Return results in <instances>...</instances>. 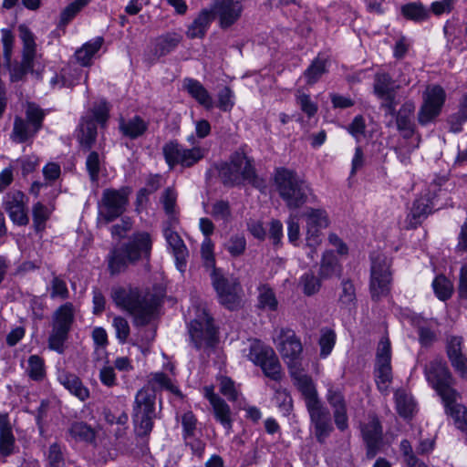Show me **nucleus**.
<instances>
[{
	"mask_svg": "<svg viewBox=\"0 0 467 467\" xmlns=\"http://www.w3.org/2000/svg\"><path fill=\"white\" fill-rule=\"evenodd\" d=\"M152 249V240L147 232L133 234L129 242L114 246L109 252L106 261L110 275H118L125 272L130 265L140 260L149 261Z\"/></svg>",
	"mask_w": 467,
	"mask_h": 467,
	"instance_id": "1",
	"label": "nucleus"
},
{
	"mask_svg": "<svg viewBox=\"0 0 467 467\" xmlns=\"http://www.w3.org/2000/svg\"><path fill=\"white\" fill-rule=\"evenodd\" d=\"M111 298L117 306L133 317L136 326H145L150 323L159 305L156 295L130 286L113 287Z\"/></svg>",
	"mask_w": 467,
	"mask_h": 467,
	"instance_id": "2",
	"label": "nucleus"
},
{
	"mask_svg": "<svg viewBox=\"0 0 467 467\" xmlns=\"http://www.w3.org/2000/svg\"><path fill=\"white\" fill-rule=\"evenodd\" d=\"M275 183L279 196L288 209H298L306 202L310 188L296 171L286 168L276 169Z\"/></svg>",
	"mask_w": 467,
	"mask_h": 467,
	"instance_id": "3",
	"label": "nucleus"
},
{
	"mask_svg": "<svg viewBox=\"0 0 467 467\" xmlns=\"http://www.w3.org/2000/svg\"><path fill=\"white\" fill-rule=\"evenodd\" d=\"M156 413V397L147 389H140L135 396L132 410L134 431L138 437H147L154 426Z\"/></svg>",
	"mask_w": 467,
	"mask_h": 467,
	"instance_id": "4",
	"label": "nucleus"
},
{
	"mask_svg": "<svg viewBox=\"0 0 467 467\" xmlns=\"http://www.w3.org/2000/svg\"><path fill=\"white\" fill-rule=\"evenodd\" d=\"M75 306L66 302L57 307L52 316V329L48 337V348L59 354L65 351V343L75 320Z\"/></svg>",
	"mask_w": 467,
	"mask_h": 467,
	"instance_id": "5",
	"label": "nucleus"
},
{
	"mask_svg": "<svg viewBox=\"0 0 467 467\" xmlns=\"http://www.w3.org/2000/svg\"><path fill=\"white\" fill-rule=\"evenodd\" d=\"M130 193L129 187L104 189L98 202L99 221L108 224L120 217L127 209Z\"/></svg>",
	"mask_w": 467,
	"mask_h": 467,
	"instance_id": "6",
	"label": "nucleus"
},
{
	"mask_svg": "<svg viewBox=\"0 0 467 467\" xmlns=\"http://www.w3.org/2000/svg\"><path fill=\"white\" fill-rule=\"evenodd\" d=\"M162 154L170 170L178 165L182 168H191L204 158L205 150L201 147L188 149L176 140H171L162 146Z\"/></svg>",
	"mask_w": 467,
	"mask_h": 467,
	"instance_id": "7",
	"label": "nucleus"
},
{
	"mask_svg": "<svg viewBox=\"0 0 467 467\" xmlns=\"http://www.w3.org/2000/svg\"><path fill=\"white\" fill-rule=\"evenodd\" d=\"M370 294L373 300L386 296L390 290L391 272L390 261L383 254L371 257Z\"/></svg>",
	"mask_w": 467,
	"mask_h": 467,
	"instance_id": "8",
	"label": "nucleus"
},
{
	"mask_svg": "<svg viewBox=\"0 0 467 467\" xmlns=\"http://www.w3.org/2000/svg\"><path fill=\"white\" fill-rule=\"evenodd\" d=\"M428 382L437 391L441 398H450L456 391L452 388L453 378L449 368L441 358H435L424 368Z\"/></svg>",
	"mask_w": 467,
	"mask_h": 467,
	"instance_id": "9",
	"label": "nucleus"
},
{
	"mask_svg": "<svg viewBox=\"0 0 467 467\" xmlns=\"http://www.w3.org/2000/svg\"><path fill=\"white\" fill-rule=\"evenodd\" d=\"M249 359L261 367L264 374L273 380L282 378L281 364L273 348L254 340L250 346Z\"/></svg>",
	"mask_w": 467,
	"mask_h": 467,
	"instance_id": "10",
	"label": "nucleus"
},
{
	"mask_svg": "<svg viewBox=\"0 0 467 467\" xmlns=\"http://www.w3.org/2000/svg\"><path fill=\"white\" fill-rule=\"evenodd\" d=\"M189 334L197 349L212 348L217 342V329L213 325V319L205 310L202 316L190 323Z\"/></svg>",
	"mask_w": 467,
	"mask_h": 467,
	"instance_id": "11",
	"label": "nucleus"
},
{
	"mask_svg": "<svg viewBox=\"0 0 467 467\" xmlns=\"http://www.w3.org/2000/svg\"><path fill=\"white\" fill-rule=\"evenodd\" d=\"M391 346L388 337H382L379 342L376 365H375V379L376 384L380 392H386L392 381V369H391Z\"/></svg>",
	"mask_w": 467,
	"mask_h": 467,
	"instance_id": "12",
	"label": "nucleus"
},
{
	"mask_svg": "<svg viewBox=\"0 0 467 467\" xmlns=\"http://www.w3.org/2000/svg\"><path fill=\"white\" fill-rule=\"evenodd\" d=\"M445 99V91L441 86H429L423 93V103L418 112L419 123L424 126L434 120L440 115Z\"/></svg>",
	"mask_w": 467,
	"mask_h": 467,
	"instance_id": "13",
	"label": "nucleus"
},
{
	"mask_svg": "<svg viewBox=\"0 0 467 467\" xmlns=\"http://www.w3.org/2000/svg\"><path fill=\"white\" fill-rule=\"evenodd\" d=\"M276 348L290 369L297 368L303 347L292 329H281L275 339Z\"/></svg>",
	"mask_w": 467,
	"mask_h": 467,
	"instance_id": "14",
	"label": "nucleus"
},
{
	"mask_svg": "<svg viewBox=\"0 0 467 467\" xmlns=\"http://www.w3.org/2000/svg\"><path fill=\"white\" fill-rule=\"evenodd\" d=\"M400 88L399 84L387 73H378L374 79V92L382 100L381 107L387 114L393 116L396 112L398 101L396 92Z\"/></svg>",
	"mask_w": 467,
	"mask_h": 467,
	"instance_id": "15",
	"label": "nucleus"
},
{
	"mask_svg": "<svg viewBox=\"0 0 467 467\" xmlns=\"http://www.w3.org/2000/svg\"><path fill=\"white\" fill-rule=\"evenodd\" d=\"M26 203L27 197L19 190H11L5 195L3 206L15 224L20 226L28 224Z\"/></svg>",
	"mask_w": 467,
	"mask_h": 467,
	"instance_id": "16",
	"label": "nucleus"
},
{
	"mask_svg": "<svg viewBox=\"0 0 467 467\" xmlns=\"http://www.w3.org/2000/svg\"><path fill=\"white\" fill-rule=\"evenodd\" d=\"M202 392L213 408L214 419L223 426L226 434H230L234 421L230 406L223 398L214 392V387L213 385L204 386Z\"/></svg>",
	"mask_w": 467,
	"mask_h": 467,
	"instance_id": "17",
	"label": "nucleus"
},
{
	"mask_svg": "<svg viewBox=\"0 0 467 467\" xmlns=\"http://www.w3.org/2000/svg\"><path fill=\"white\" fill-rule=\"evenodd\" d=\"M361 434L366 446V455L371 460L383 446V430L378 417H369L368 421L361 427Z\"/></svg>",
	"mask_w": 467,
	"mask_h": 467,
	"instance_id": "18",
	"label": "nucleus"
},
{
	"mask_svg": "<svg viewBox=\"0 0 467 467\" xmlns=\"http://www.w3.org/2000/svg\"><path fill=\"white\" fill-rule=\"evenodd\" d=\"M463 338L460 336H448L446 338V354L455 372L462 379H467V356L463 353Z\"/></svg>",
	"mask_w": 467,
	"mask_h": 467,
	"instance_id": "19",
	"label": "nucleus"
},
{
	"mask_svg": "<svg viewBox=\"0 0 467 467\" xmlns=\"http://www.w3.org/2000/svg\"><path fill=\"white\" fill-rule=\"evenodd\" d=\"M213 16H217L223 28L230 27L241 16L243 5L238 0H213Z\"/></svg>",
	"mask_w": 467,
	"mask_h": 467,
	"instance_id": "20",
	"label": "nucleus"
},
{
	"mask_svg": "<svg viewBox=\"0 0 467 467\" xmlns=\"http://www.w3.org/2000/svg\"><path fill=\"white\" fill-rule=\"evenodd\" d=\"M174 225L175 224L167 223L163 229V235L175 257L177 269L183 273L185 271L189 253L183 240L178 233L172 229Z\"/></svg>",
	"mask_w": 467,
	"mask_h": 467,
	"instance_id": "21",
	"label": "nucleus"
},
{
	"mask_svg": "<svg viewBox=\"0 0 467 467\" xmlns=\"http://www.w3.org/2000/svg\"><path fill=\"white\" fill-rule=\"evenodd\" d=\"M183 36L178 32H167L157 36L152 43L150 50L153 60L165 57L173 52L182 43Z\"/></svg>",
	"mask_w": 467,
	"mask_h": 467,
	"instance_id": "22",
	"label": "nucleus"
},
{
	"mask_svg": "<svg viewBox=\"0 0 467 467\" xmlns=\"http://www.w3.org/2000/svg\"><path fill=\"white\" fill-rule=\"evenodd\" d=\"M59 192L57 189H51L49 191V201L47 204H44L42 202H36L32 206V217H33V227L36 233H41L46 229L47 222L49 220L55 205L54 201Z\"/></svg>",
	"mask_w": 467,
	"mask_h": 467,
	"instance_id": "23",
	"label": "nucleus"
},
{
	"mask_svg": "<svg viewBox=\"0 0 467 467\" xmlns=\"http://www.w3.org/2000/svg\"><path fill=\"white\" fill-rule=\"evenodd\" d=\"M242 159L235 154V151L231 155L229 161L221 162L215 165L218 171V176L224 186L234 187L240 186V177L237 172V167L244 164Z\"/></svg>",
	"mask_w": 467,
	"mask_h": 467,
	"instance_id": "24",
	"label": "nucleus"
},
{
	"mask_svg": "<svg viewBox=\"0 0 467 467\" xmlns=\"http://www.w3.org/2000/svg\"><path fill=\"white\" fill-rule=\"evenodd\" d=\"M432 213L431 201L421 196L416 199L406 217V227L408 229H415Z\"/></svg>",
	"mask_w": 467,
	"mask_h": 467,
	"instance_id": "25",
	"label": "nucleus"
},
{
	"mask_svg": "<svg viewBox=\"0 0 467 467\" xmlns=\"http://www.w3.org/2000/svg\"><path fill=\"white\" fill-rule=\"evenodd\" d=\"M235 154H238L243 161L242 162H244V164H242L240 167L236 166L241 185L248 183L255 188L265 187V182L256 174L253 160H251L242 149L236 150Z\"/></svg>",
	"mask_w": 467,
	"mask_h": 467,
	"instance_id": "26",
	"label": "nucleus"
},
{
	"mask_svg": "<svg viewBox=\"0 0 467 467\" xmlns=\"http://www.w3.org/2000/svg\"><path fill=\"white\" fill-rule=\"evenodd\" d=\"M414 111V103L407 101L400 107L399 111H396L393 115L396 116L397 128L405 139H410L414 134L415 124L412 120Z\"/></svg>",
	"mask_w": 467,
	"mask_h": 467,
	"instance_id": "27",
	"label": "nucleus"
},
{
	"mask_svg": "<svg viewBox=\"0 0 467 467\" xmlns=\"http://www.w3.org/2000/svg\"><path fill=\"white\" fill-rule=\"evenodd\" d=\"M450 396L448 399L441 398L446 413L453 419L454 424L459 430L465 431L467 429V409L462 404L457 403V399L460 398L457 391L454 392V395Z\"/></svg>",
	"mask_w": 467,
	"mask_h": 467,
	"instance_id": "28",
	"label": "nucleus"
},
{
	"mask_svg": "<svg viewBox=\"0 0 467 467\" xmlns=\"http://www.w3.org/2000/svg\"><path fill=\"white\" fill-rule=\"evenodd\" d=\"M149 129V122L140 116L135 115L130 119L120 118L119 130L124 137L136 140L142 137Z\"/></svg>",
	"mask_w": 467,
	"mask_h": 467,
	"instance_id": "29",
	"label": "nucleus"
},
{
	"mask_svg": "<svg viewBox=\"0 0 467 467\" xmlns=\"http://www.w3.org/2000/svg\"><path fill=\"white\" fill-rule=\"evenodd\" d=\"M295 384L305 399L306 406L320 400L311 377L302 373L298 368L291 369Z\"/></svg>",
	"mask_w": 467,
	"mask_h": 467,
	"instance_id": "30",
	"label": "nucleus"
},
{
	"mask_svg": "<svg viewBox=\"0 0 467 467\" xmlns=\"http://www.w3.org/2000/svg\"><path fill=\"white\" fill-rule=\"evenodd\" d=\"M182 438L186 445L191 446L192 451H199L202 449L201 442L196 441L198 430V419L191 410L184 412L182 415Z\"/></svg>",
	"mask_w": 467,
	"mask_h": 467,
	"instance_id": "31",
	"label": "nucleus"
},
{
	"mask_svg": "<svg viewBox=\"0 0 467 467\" xmlns=\"http://www.w3.org/2000/svg\"><path fill=\"white\" fill-rule=\"evenodd\" d=\"M57 380L71 394L84 401L89 397V390L86 388L81 379L75 374L61 370L58 372Z\"/></svg>",
	"mask_w": 467,
	"mask_h": 467,
	"instance_id": "32",
	"label": "nucleus"
},
{
	"mask_svg": "<svg viewBox=\"0 0 467 467\" xmlns=\"http://www.w3.org/2000/svg\"><path fill=\"white\" fill-rule=\"evenodd\" d=\"M342 271L343 267L333 251H325L321 258L318 271L320 278L327 280L333 277H340Z\"/></svg>",
	"mask_w": 467,
	"mask_h": 467,
	"instance_id": "33",
	"label": "nucleus"
},
{
	"mask_svg": "<svg viewBox=\"0 0 467 467\" xmlns=\"http://www.w3.org/2000/svg\"><path fill=\"white\" fill-rule=\"evenodd\" d=\"M61 174L60 166L55 162H49L43 168L45 182H34L30 187L29 192L35 197H38L41 190H47Z\"/></svg>",
	"mask_w": 467,
	"mask_h": 467,
	"instance_id": "34",
	"label": "nucleus"
},
{
	"mask_svg": "<svg viewBox=\"0 0 467 467\" xmlns=\"http://www.w3.org/2000/svg\"><path fill=\"white\" fill-rule=\"evenodd\" d=\"M19 37L23 44L22 58L26 65L29 66L36 57V37L31 30L25 25L18 26Z\"/></svg>",
	"mask_w": 467,
	"mask_h": 467,
	"instance_id": "35",
	"label": "nucleus"
},
{
	"mask_svg": "<svg viewBox=\"0 0 467 467\" xmlns=\"http://www.w3.org/2000/svg\"><path fill=\"white\" fill-rule=\"evenodd\" d=\"M97 124L91 119H82L78 140L82 150H90L97 140Z\"/></svg>",
	"mask_w": 467,
	"mask_h": 467,
	"instance_id": "36",
	"label": "nucleus"
},
{
	"mask_svg": "<svg viewBox=\"0 0 467 467\" xmlns=\"http://www.w3.org/2000/svg\"><path fill=\"white\" fill-rule=\"evenodd\" d=\"M213 16L211 11L207 9L202 10L192 23L189 25L186 36L192 39L203 37L213 21Z\"/></svg>",
	"mask_w": 467,
	"mask_h": 467,
	"instance_id": "37",
	"label": "nucleus"
},
{
	"mask_svg": "<svg viewBox=\"0 0 467 467\" xmlns=\"http://www.w3.org/2000/svg\"><path fill=\"white\" fill-rule=\"evenodd\" d=\"M183 87L189 92V94L205 109H211L214 107V103L211 95L203 87V85L198 80L186 78L184 80Z\"/></svg>",
	"mask_w": 467,
	"mask_h": 467,
	"instance_id": "38",
	"label": "nucleus"
},
{
	"mask_svg": "<svg viewBox=\"0 0 467 467\" xmlns=\"http://www.w3.org/2000/svg\"><path fill=\"white\" fill-rule=\"evenodd\" d=\"M142 389H150L155 396L158 390L166 389L179 396L180 398L182 397L181 390L172 384L171 379L163 372L151 374L148 379L147 384Z\"/></svg>",
	"mask_w": 467,
	"mask_h": 467,
	"instance_id": "39",
	"label": "nucleus"
},
{
	"mask_svg": "<svg viewBox=\"0 0 467 467\" xmlns=\"http://www.w3.org/2000/svg\"><path fill=\"white\" fill-rule=\"evenodd\" d=\"M37 131L25 119L16 117L10 138L16 143H25L32 140Z\"/></svg>",
	"mask_w": 467,
	"mask_h": 467,
	"instance_id": "40",
	"label": "nucleus"
},
{
	"mask_svg": "<svg viewBox=\"0 0 467 467\" xmlns=\"http://www.w3.org/2000/svg\"><path fill=\"white\" fill-rule=\"evenodd\" d=\"M68 433L77 441L90 444H93L96 441V431L84 421L73 422L68 429Z\"/></svg>",
	"mask_w": 467,
	"mask_h": 467,
	"instance_id": "41",
	"label": "nucleus"
},
{
	"mask_svg": "<svg viewBox=\"0 0 467 467\" xmlns=\"http://www.w3.org/2000/svg\"><path fill=\"white\" fill-rule=\"evenodd\" d=\"M211 278L218 296L223 294L242 291L240 283L237 282L236 279L226 278L221 272H214V274H211Z\"/></svg>",
	"mask_w": 467,
	"mask_h": 467,
	"instance_id": "42",
	"label": "nucleus"
},
{
	"mask_svg": "<svg viewBox=\"0 0 467 467\" xmlns=\"http://www.w3.org/2000/svg\"><path fill=\"white\" fill-rule=\"evenodd\" d=\"M103 41V38L99 36L86 43L81 48L78 49L75 53L78 62L82 66L90 65L92 57L100 49Z\"/></svg>",
	"mask_w": 467,
	"mask_h": 467,
	"instance_id": "43",
	"label": "nucleus"
},
{
	"mask_svg": "<svg viewBox=\"0 0 467 467\" xmlns=\"http://www.w3.org/2000/svg\"><path fill=\"white\" fill-rule=\"evenodd\" d=\"M327 59L326 57L317 56L304 72L306 83L309 85L317 83L320 78L327 71Z\"/></svg>",
	"mask_w": 467,
	"mask_h": 467,
	"instance_id": "44",
	"label": "nucleus"
},
{
	"mask_svg": "<svg viewBox=\"0 0 467 467\" xmlns=\"http://www.w3.org/2000/svg\"><path fill=\"white\" fill-rule=\"evenodd\" d=\"M176 200L177 193L172 188H167L162 193L161 202L166 214L169 216L167 223L170 224H177L178 218L176 216Z\"/></svg>",
	"mask_w": 467,
	"mask_h": 467,
	"instance_id": "45",
	"label": "nucleus"
},
{
	"mask_svg": "<svg viewBox=\"0 0 467 467\" xmlns=\"http://www.w3.org/2000/svg\"><path fill=\"white\" fill-rule=\"evenodd\" d=\"M298 285L304 295L311 296L319 292L321 288V278L319 275L317 276L313 272L309 271L299 278Z\"/></svg>",
	"mask_w": 467,
	"mask_h": 467,
	"instance_id": "46",
	"label": "nucleus"
},
{
	"mask_svg": "<svg viewBox=\"0 0 467 467\" xmlns=\"http://www.w3.org/2000/svg\"><path fill=\"white\" fill-rule=\"evenodd\" d=\"M304 216L306 220V226L309 227L323 229L329 224L327 213L322 209L308 208Z\"/></svg>",
	"mask_w": 467,
	"mask_h": 467,
	"instance_id": "47",
	"label": "nucleus"
},
{
	"mask_svg": "<svg viewBox=\"0 0 467 467\" xmlns=\"http://www.w3.org/2000/svg\"><path fill=\"white\" fill-rule=\"evenodd\" d=\"M401 14L407 19L421 22L429 17L428 10L421 3H409L401 6Z\"/></svg>",
	"mask_w": 467,
	"mask_h": 467,
	"instance_id": "48",
	"label": "nucleus"
},
{
	"mask_svg": "<svg viewBox=\"0 0 467 467\" xmlns=\"http://www.w3.org/2000/svg\"><path fill=\"white\" fill-rule=\"evenodd\" d=\"M396 407L399 414L403 418H409L412 415L415 403L413 399L404 390L399 389L395 392Z\"/></svg>",
	"mask_w": 467,
	"mask_h": 467,
	"instance_id": "49",
	"label": "nucleus"
},
{
	"mask_svg": "<svg viewBox=\"0 0 467 467\" xmlns=\"http://www.w3.org/2000/svg\"><path fill=\"white\" fill-rule=\"evenodd\" d=\"M26 372L29 378L35 381H41L46 376L44 359L38 355H31L27 360Z\"/></svg>",
	"mask_w": 467,
	"mask_h": 467,
	"instance_id": "50",
	"label": "nucleus"
},
{
	"mask_svg": "<svg viewBox=\"0 0 467 467\" xmlns=\"http://www.w3.org/2000/svg\"><path fill=\"white\" fill-rule=\"evenodd\" d=\"M356 288L350 279H343L340 284L337 301L342 306H349L356 302Z\"/></svg>",
	"mask_w": 467,
	"mask_h": 467,
	"instance_id": "51",
	"label": "nucleus"
},
{
	"mask_svg": "<svg viewBox=\"0 0 467 467\" xmlns=\"http://www.w3.org/2000/svg\"><path fill=\"white\" fill-rule=\"evenodd\" d=\"M258 302L261 308L269 311H275L277 309L278 302L275 294L267 285H262L259 287Z\"/></svg>",
	"mask_w": 467,
	"mask_h": 467,
	"instance_id": "52",
	"label": "nucleus"
},
{
	"mask_svg": "<svg viewBox=\"0 0 467 467\" xmlns=\"http://www.w3.org/2000/svg\"><path fill=\"white\" fill-rule=\"evenodd\" d=\"M88 154L86 159V169L92 182L99 181L100 167L102 163V156L95 150H88Z\"/></svg>",
	"mask_w": 467,
	"mask_h": 467,
	"instance_id": "53",
	"label": "nucleus"
},
{
	"mask_svg": "<svg viewBox=\"0 0 467 467\" xmlns=\"http://www.w3.org/2000/svg\"><path fill=\"white\" fill-rule=\"evenodd\" d=\"M336 340L337 335L334 330L330 328H324L321 330V336L318 340L321 358H325L332 352Z\"/></svg>",
	"mask_w": 467,
	"mask_h": 467,
	"instance_id": "54",
	"label": "nucleus"
},
{
	"mask_svg": "<svg viewBox=\"0 0 467 467\" xmlns=\"http://www.w3.org/2000/svg\"><path fill=\"white\" fill-rule=\"evenodd\" d=\"M306 407L309 413L311 423L314 427L319 424V422L325 421V419L327 420L331 418L328 410L320 400L307 404Z\"/></svg>",
	"mask_w": 467,
	"mask_h": 467,
	"instance_id": "55",
	"label": "nucleus"
},
{
	"mask_svg": "<svg viewBox=\"0 0 467 467\" xmlns=\"http://www.w3.org/2000/svg\"><path fill=\"white\" fill-rule=\"evenodd\" d=\"M201 254L203 261V266L207 270H211V274L221 272L215 267V258L213 254V244L211 238H205L201 246Z\"/></svg>",
	"mask_w": 467,
	"mask_h": 467,
	"instance_id": "56",
	"label": "nucleus"
},
{
	"mask_svg": "<svg viewBox=\"0 0 467 467\" xmlns=\"http://www.w3.org/2000/svg\"><path fill=\"white\" fill-rule=\"evenodd\" d=\"M224 247L232 256L238 257L245 252L246 240L243 234H234L229 238Z\"/></svg>",
	"mask_w": 467,
	"mask_h": 467,
	"instance_id": "57",
	"label": "nucleus"
},
{
	"mask_svg": "<svg viewBox=\"0 0 467 467\" xmlns=\"http://www.w3.org/2000/svg\"><path fill=\"white\" fill-rule=\"evenodd\" d=\"M91 0H76L69 4L60 15V24L67 25L77 14L85 7Z\"/></svg>",
	"mask_w": 467,
	"mask_h": 467,
	"instance_id": "58",
	"label": "nucleus"
},
{
	"mask_svg": "<svg viewBox=\"0 0 467 467\" xmlns=\"http://www.w3.org/2000/svg\"><path fill=\"white\" fill-rule=\"evenodd\" d=\"M50 297L52 299L59 298L61 300H66L69 297L67 283L60 276L53 275L50 282Z\"/></svg>",
	"mask_w": 467,
	"mask_h": 467,
	"instance_id": "59",
	"label": "nucleus"
},
{
	"mask_svg": "<svg viewBox=\"0 0 467 467\" xmlns=\"http://www.w3.org/2000/svg\"><path fill=\"white\" fill-rule=\"evenodd\" d=\"M234 92L229 87H223L217 94L216 107L222 111L228 112L234 106Z\"/></svg>",
	"mask_w": 467,
	"mask_h": 467,
	"instance_id": "60",
	"label": "nucleus"
},
{
	"mask_svg": "<svg viewBox=\"0 0 467 467\" xmlns=\"http://www.w3.org/2000/svg\"><path fill=\"white\" fill-rule=\"evenodd\" d=\"M433 290L439 299L445 301L451 296L450 281L443 275L437 276L432 282Z\"/></svg>",
	"mask_w": 467,
	"mask_h": 467,
	"instance_id": "61",
	"label": "nucleus"
},
{
	"mask_svg": "<svg viewBox=\"0 0 467 467\" xmlns=\"http://www.w3.org/2000/svg\"><path fill=\"white\" fill-rule=\"evenodd\" d=\"M219 381L221 394L226 397L229 401H236L239 397V390L236 389L234 382L228 377H221Z\"/></svg>",
	"mask_w": 467,
	"mask_h": 467,
	"instance_id": "62",
	"label": "nucleus"
},
{
	"mask_svg": "<svg viewBox=\"0 0 467 467\" xmlns=\"http://www.w3.org/2000/svg\"><path fill=\"white\" fill-rule=\"evenodd\" d=\"M45 117L43 109L34 104H29L26 111V120L36 130L42 128V122Z\"/></svg>",
	"mask_w": 467,
	"mask_h": 467,
	"instance_id": "63",
	"label": "nucleus"
},
{
	"mask_svg": "<svg viewBox=\"0 0 467 467\" xmlns=\"http://www.w3.org/2000/svg\"><path fill=\"white\" fill-rule=\"evenodd\" d=\"M115 328L116 337L119 343L123 344L130 336V325L127 319L122 317H115L112 321Z\"/></svg>",
	"mask_w": 467,
	"mask_h": 467,
	"instance_id": "64",
	"label": "nucleus"
}]
</instances>
